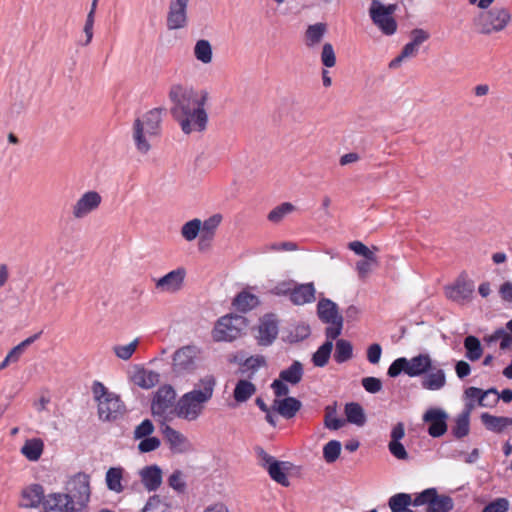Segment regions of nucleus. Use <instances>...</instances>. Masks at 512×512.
Masks as SVG:
<instances>
[{
  "mask_svg": "<svg viewBox=\"0 0 512 512\" xmlns=\"http://www.w3.org/2000/svg\"><path fill=\"white\" fill-rule=\"evenodd\" d=\"M44 444L41 439L27 440L21 448V453L30 461H37L43 452Z\"/></svg>",
  "mask_w": 512,
  "mask_h": 512,
  "instance_id": "34",
  "label": "nucleus"
},
{
  "mask_svg": "<svg viewBox=\"0 0 512 512\" xmlns=\"http://www.w3.org/2000/svg\"><path fill=\"white\" fill-rule=\"evenodd\" d=\"M509 509V501L506 498H497L486 505L482 512H507Z\"/></svg>",
  "mask_w": 512,
  "mask_h": 512,
  "instance_id": "58",
  "label": "nucleus"
},
{
  "mask_svg": "<svg viewBox=\"0 0 512 512\" xmlns=\"http://www.w3.org/2000/svg\"><path fill=\"white\" fill-rule=\"evenodd\" d=\"M154 432V425L149 419H145L134 430V438L142 439L149 437Z\"/></svg>",
  "mask_w": 512,
  "mask_h": 512,
  "instance_id": "57",
  "label": "nucleus"
},
{
  "mask_svg": "<svg viewBox=\"0 0 512 512\" xmlns=\"http://www.w3.org/2000/svg\"><path fill=\"white\" fill-rule=\"evenodd\" d=\"M333 342H324L312 356V362L316 367H324L330 358Z\"/></svg>",
  "mask_w": 512,
  "mask_h": 512,
  "instance_id": "42",
  "label": "nucleus"
},
{
  "mask_svg": "<svg viewBox=\"0 0 512 512\" xmlns=\"http://www.w3.org/2000/svg\"><path fill=\"white\" fill-rule=\"evenodd\" d=\"M206 404V402L189 391L177 400L173 414L179 419L188 422L196 421L203 414Z\"/></svg>",
  "mask_w": 512,
  "mask_h": 512,
  "instance_id": "8",
  "label": "nucleus"
},
{
  "mask_svg": "<svg viewBox=\"0 0 512 512\" xmlns=\"http://www.w3.org/2000/svg\"><path fill=\"white\" fill-rule=\"evenodd\" d=\"M388 447L391 454L397 459L406 460L408 458V453L400 441H390Z\"/></svg>",
  "mask_w": 512,
  "mask_h": 512,
  "instance_id": "62",
  "label": "nucleus"
},
{
  "mask_svg": "<svg viewBox=\"0 0 512 512\" xmlns=\"http://www.w3.org/2000/svg\"><path fill=\"white\" fill-rule=\"evenodd\" d=\"M138 344H139V340L135 339L126 345H115L113 347V352L119 359L128 360L132 357V355L136 351Z\"/></svg>",
  "mask_w": 512,
  "mask_h": 512,
  "instance_id": "50",
  "label": "nucleus"
},
{
  "mask_svg": "<svg viewBox=\"0 0 512 512\" xmlns=\"http://www.w3.org/2000/svg\"><path fill=\"white\" fill-rule=\"evenodd\" d=\"M256 393V386L248 380H239L233 391L236 402L244 403Z\"/></svg>",
  "mask_w": 512,
  "mask_h": 512,
  "instance_id": "32",
  "label": "nucleus"
},
{
  "mask_svg": "<svg viewBox=\"0 0 512 512\" xmlns=\"http://www.w3.org/2000/svg\"><path fill=\"white\" fill-rule=\"evenodd\" d=\"M341 452V443L337 440L329 441L323 448V457L327 463L335 462Z\"/></svg>",
  "mask_w": 512,
  "mask_h": 512,
  "instance_id": "49",
  "label": "nucleus"
},
{
  "mask_svg": "<svg viewBox=\"0 0 512 512\" xmlns=\"http://www.w3.org/2000/svg\"><path fill=\"white\" fill-rule=\"evenodd\" d=\"M164 111V108H154L134 120L132 126V140L139 154L147 155L152 149V145H148L142 135V128L146 130L148 136L158 137L161 133L162 115Z\"/></svg>",
  "mask_w": 512,
  "mask_h": 512,
  "instance_id": "2",
  "label": "nucleus"
},
{
  "mask_svg": "<svg viewBox=\"0 0 512 512\" xmlns=\"http://www.w3.org/2000/svg\"><path fill=\"white\" fill-rule=\"evenodd\" d=\"M290 300L295 305L312 303L315 300L313 283L295 285L290 293Z\"/></svg>",
  "mask_w": 512,
  "mask_h": 512,
  "instance_id": "26",
  "label": "nucleus"
},
{
  "mask_svg": "<svg viewBox=\"0 0 512 512\" xmlns=\"http://www.w3.org/2000/svg\"><path fill=\"white\" fill-rule=\"evenodd\" d=\"M124 469L122 467H111L107 470L105 481L107 488L115 493H121L124 490L122 485Z\"/></svg>",
  "mask_w": 512,
  "mask_h": 512,
  "instance_id": "31",
  "label": "nucleus"
},
{
  "mask_svg": "<svg viewBox=\"0 0 512 512\" xmlns=\"http://www.w3.org/2000/svg\"><path fill=\"white\" fill-rule=\"evenodd\" d=\"M258 303V298L255 295L250 294L248 292L239 293L233 301V305L236 307L237 310L241 312L251 310L252 308L256 307Z\"/></svg>",
  "mask_w": 512,
  "mask_h": 512,
  "instance_id": "40",
  "label": "nucleus"
},
{
  "mask_svg": "<svg viewBox=\"0 0 512 512\" xmlns=\"http://www.w3.org/2000/svg\"><path fill=\"white\" fill-rule=\"evenodd\" d=\"M195 58L203 64H210L213 59V50L208 40L200 39L194 46Z\"/></svg>",
  "mask_w": 512,
  "mask_h": 512,
  "instance_id": "35",
  "label": "nucleus"
},
{
  "mask_svg": "<svg viewBox=\"0 0 512 512\" xmlns=\"http://www.w3.org/2000/svg\"><path fill=\"white\" fill-rule=\"evenodd\" d=\"M353 347L352 344L345 340L339 339L336 342L334 359L337 363H344L352 358Z\"/></svg>",
  "mask_w": 512,
  "mask_h": 512,
  "instance_id": "41",
  "label": "nucleus"
},
{
  "mask_svg": "<svg viewBox=\"0 0 512 512\" xmlns=\"http://www.w3.org/2000/svg\"><path fill=\"white\" fill-rule=\"evenodd\" d=\"M160 444L161 442L157 437H146L139 442L138 449L142 453H147L159 448Z\"/></svg>",
  "mask_w": 512,
  "mask_h": 512,
  "instance_id": "59",
  "label": "nucleus"
},
{
  "mask_svg": "<svg viewBox=\"0 0 512 512\" xmlns=\"http://www.w3.org/2000/svg\"><path fill=\"white\" fill-rule=\"evenodd\" d=\"M168 484L174 490L178 492H183L186 487V484L183 480L182 472L180 470L174 471L168 479Z\"/></svg>",
  "mask_w": 512,
  "mask_h": 512,
  "instance_id": "60",
  "label": "nucleus"
},
{
  "mask_svg": "<svg viewBox=\"0 0 512 512\" xmlns=\"http://www.w3.org/2000/svg\"><path fill=\"white\" fill-rule=\"evenodd\" d=\"M418 51L419 48L410 41L403 47L401 53L390 62L389 66L391 68L397 67L402 61L415 57Z\"/></svg>",
  "mask_w": 512,
  "mask_h": 512,
  "instance_id": "51",
  "label": "nucleus"
},
{
  "mask_svg": "<svg viewBox=\"0 0 512 512\" xmlns=\"http://www.w3.org/2000/svg\"><path fill=\"white\" fill-rule=\"evenodd\" d=\"M447 413L438 408H431L423 415V421L430 423L428 433L432 437H440L447 431Z\"/></svg>",
  "mask_w": 512,
  "mask_h": 512,
  "instance_id": "17",
  "label": "nucleus"
},
{
  "mask_svg": "<svg viewBox=\"0 0 512 512\" xmlns=\"http://www.w3.org/2000/svg\"><path fill=\"white\" fill-rule=\"evenodd\" d=\"M413 505H427L429 512H449L453 509L454 502L450 496L439 495L435 488H429L413 500Z\"/></svg>",
  "mask_w": 512,
  "mask_h": 512,
  "instance_id": "11",
  "label": "nucleus"
},
{
  "mask_svg": "<svg viewBox=\"0 0 512 512\" xmlns=\"http://www.w3.org/2000/svg\"><path fill=\"white\" fill-rule=\"evenodd\" d=\"M397 4H385L383 0H372L369 15L375 26L385 35H393L397 30V22L393 14Z\"/></svg>",
  "mask_w": 512,
  "mask_h": 512,
  "instance_id": "5",
  "label": "nucleus"
},
{
  "mask_svg": "<svg viewBox=\"0 0 512 512\" xmlns=\"http://www.w3.org/2000/svg\"><path fill=\"white\" fill-rule=\"evenodd\" d=\"M44 506L46 512H73L75 510V504L65 494L49 495L44 501Z\"/></svg>",
  "mask_w": 512,
  "mask_h": 512,
  "instance_id": "24",
  "label": "nucleus"
},
{
  "mask_svg": "<svg viewBox=\"0 0 512 512\" xmlns=\"http://www.w3.org/2000/svg\"><path fill=\"white\" fill-rule=\"evenodd\" d=\"M349 249L355 252L357 255H361L364 258L372 259V255L375 254V251H378L377 247H373V250L368 248L360 241L350 242L348 245Z\"/></svg>",
  "mask_w": 512,
  "mask_h": 512,
  "instance_id": "56",
  "label": "nucleus"
},
{
  "mask_svg": "<svg viewBox=\"0 0 512 512\" xmlns=\"http://www.w3.org/2000/svg\"><path fill=\"white\" fill-rule=\"evenodd\" d=\"M469 423L470 418L467 413H460L455 420V426L452 428L453 435L458 439L467 436L470 431Z\"/></svg>",
  "mask_w": 512,
  "mask_h": 512,
  "instance_id": "45",
  "label": "nucleus"
},
{
  "mask_svg": "<svg viewBox=\"0 0 512 512\" xmlns=\"http://www.w3.org/2000/svg\"><path fill=\"white\" fill-rule=\"evenodd\" d=\"M163 435L173 453H186L192 450V444L186 436L171 426H164Z\"/></svg>",
  "mask_w": 512,
  "mask_h": 512,
  "instance_id": "20",
  "label": "nucleus"
},
{
  "mask_svg": "<svg viewBox=\"0 0 512 512\" xmlns=\"http://www.w3.org/2000/svg\"><path fill=\"white\" fill-rule=\"evenodd\" d=\"M499 401V394L495 388H490L486 391L482 390V394L479 401V406L492 408Z\"/></svg>",
  "mask_w": 512,
  "mask_h": 512,
  "instance_id": "54",
  "label": "nucleus"
},
{
  "mask_svg": "<svg viewBox=\"0 0 512 512\" xmlns=\"http://www.w3.org/2000/svg\"><path fill=\"white\" fill-rule=\"evenodd\" d=\"M247 327V320L241 315H226L220 318L212 332L217 342L233 341L241 336Z\"/></svg>",
  "mask_w": 512,
  "mask_h": 512,
  "instance_id": "7",
  "label": "nucleus"
},
{
  "mask_svg": "<svg viewBox=\"0 0 512 512\" xmlns=\"http://www.w3.org/2000/svg\"><path fill=\"white\" fill-rule=\"evenodd\" d=\"M345 415L348 422L357 426H363L366 422L364 410L358 403L351 402L346 404Z\"/></svg>",
  "mask_w": 512,
  "mask_h": 512,
  "instance_id": "36",
  "label": "nucleus"
},
{
  "mask_svg": "<svg viewBox=\"0 0 512 512\" xmlns=\"http://www.w3.org/2000/svg\"><path fill=\"white\" fill-rule=\"evenodd\" d=\"M257 332L258 333L255 337L259 345H271L278 335V325L276 320L271 315L264 316L258 325Z\"/></svg>",
  "mask_w": 512,
  "mask_h": 512,
  "instance_id": "18",
  "label": "nucleus"
},
{
  "mask_svg": "<svg viewBox=\"0 0 512 512\" xmlns=\"http://www.w3.org/2000/svg\"><path fill=\"white\" fill-rule=\"evenodd\" d=\"M294 210L295 207L291 203H282L269 212L268 220L273 223H279L286 215L293 212Z\"/></svg>",
  "mask_w": 512,
  "mask_h": 512,
  "instance_id": "47",
  "label": "nucleus"
},
{
  "mask_svg": "<svg viewBox=\"0 0 512 512\" xmlns=\"http://www.w3.org/2000/svg\"><path fill=\"white\" fill-rule=\"evenodd\" d=\"M302 403L294 397H285L284 399H275L271 409L276 411L286 419L293 418L301 409Z\"/></svg>",
  "mask_w": 512,
  "mask_h": 512,
  "instance_id": "23",
  "label": "nucleus"
},
{
  "mask_svg": "<svg viewBox=\"0 0 512 512\" xmlns=\"http://www.w3.org/2000/svg\"><path fill=\"white\" fill-rule=\"evenodd\" d=\"M432 368V359L429 354H419L411 359L405 357L397 358L388 368L387 374L390 377H397L404 372L410 377L424 375Z\"/></svg>",
  "mask_w": 512,
  "mask_h": 512,
  "instance_id": "4",
  "label": "nucleus"
},
{
  "mask_svg": "<svg viewBox=\"0 0 512 512\" xmlns=\"http://www.w3.org/2000/svg\"><path fill=\"white\" fill-rule=\"evenodd\" d=\"M92 392L98 402V415L101 420L113 421L122 417L125 406L119 396L109 392L101 382H94Z\"/></svg>",
  "mask_w": 512,
  "mask_h": 512,
  "instance_id": "3",
  "label": "nucleus"
},
{
  "mask_svg": "<svg viewBox=\"0 0 512 512\" xmlns=\"http://www.w3.org/2000/svg\"><path fill=\"white\" fill-rule=\"evenodd\" d=\"M303 374L302 363L300 361H294L291 366L280 372L279 377L287 383L296 385L302 380Z\"/></svg>",
  "mask_w": 512,
  "mask_h": 512,
  "instance_id": "33",
  "label": "nucleus"
},
{
  "mask_svg": "<svg viewBox=\"0 0 512 512\" xmlns=\"http://www.w3.org/2000/svg\"><path fill=\"white\" fill-rule=\"evenodd\" d=\"M511 19V15L505 8H494L482 12L477 20V25L482 34H491L503 30Z\"/></svg>",
  "mask_w": 512,
  "mask_h": 512,
  "instance_id": "10",
  "label": "nucleus"
},
{
  "mask_svg": "<svg viewBox=\"0 0 512 512\" xmlns=\"http://www.w3.org/2000/svg\"><path fill=\"white\" fill-rule=\"evenodd\" d=\"M317 312L324 323L340 322L343 319L342 315L338 313L337 305L329 299H322L318 302Z\"/></svg>",
  "mask_w": 512,
  "mask_h": 512,
  "instance_id": "28",
  "label": "nucleus"
},
{
  "mask_svg": "<svg viewBox=\"0 0 512 512\" xmlns=\"http://www.w3.org/2000/svg\"><path fill=\"white\" fill-rule=\"evenodd\" d=\"M168 96L172 104L170 113L184 134L202 133L207 129L209 121L206 110L209 100L207 90L175 84L171 86Z\"/></svg>",
  "mask_w": 512,
  "mask_h": 512,
  "instance_id": "1",
  "label": "nucleus"
},
{
  "mask_svg": "<svg viewBox=\"0 0 512 512\" xmlns=\"http://www.w3.org/2000/svg\"><path fill=\"white\" fill-rule=\"evenodd\" d=\"M411 42L416 45L418 48L419 46L427 41L430 37V34L421 28H416L411 31Z\"/></svg>",
  "mask_w": 512,
  "mask_h": 512,
  "instance_id": "63",
  "label": "nucleus"
},
{
  "mask_svg": "<svg viewBox=\"0 0 512 512\" xmlns=\"http://www.w3.org/2000/svg\"><path fill=\"white\" fill-rule=\"evenodd\" d=\"M160 375L152 370H147L142 366L136 365L129 374L131 382L143 389H150L159 383Z\"/></svg>",
  "mask_w": 512,
  "mask_h": 512,
  "instance_id": "19",
  "label": "nucleus"
},
{
  "mask_svg": "<svg viewBox=\"0 0 512 512\" xmlns=\"http://www.w3.org/2000/svg\"><path fill=\"white\" fill-rule=\"evenodd\" d=\"M185 276V268L179 267L157 279L155 288L163 293H176L182 289Z\"/></svg>",
  "mask_w": 512,
  "mask_h": 512,
  "instance_id": "16",
  "label": "nucleus"
},
{
  "mask_svg": "<svg viewBox=\"0 0 512 512\" xmlns=\"http://www.w3.org/2000/svg\"><path fill=\"white\" fill-rule=\"evenodd\" d=\"M202 221L198 218L186 222L181 228V235L187 241H193L201 233Z\"/></svg>",
  "mask_w": 512,
  "mask_h": 512,
  "instance_id": "44",
  "label": "nucleus"
},
{
  "mask_svg": "<svg viewBox=\"0 0 512 512\" xmlns=\"http://www.w3.org/2000/svg\"><path fill=\"white\" fill-rule=\"evenodd\" d=\"M421 385L424 389L436 391L446 385V375L443 369H432L425 373Z\"/></svg>",
  "mask_w": 512,
  "mask_h": 512,
  "instance_id": "29",
  "label": "nucleus"
},
{
  "mask_svg": "<svg viewBox=\"0 0 512 512\" xmlns=\"http://www.w3.org/2000/svg\"><path fill=\"white\" fill-rule=\"evenodd\" d=\"M286 115L293 122H300L304 116L303 103L298 99H292L288 104Z\"/></svg>",
  "mask_w": 512,
  "mask_h": 512,
  "instance_id": "48",
  "label": "nucleus"
},
{
  "mask_svg": "<svg viewBox=\"0 0 512 512\" xmlns=\"http://www.w3.org/2000/svg\"><path fill=\"white\" fill-rule=\"evenodd\" d=\"M103 198L98 191L88 190L82 193L70 207V215L76 221L83 220L96 212Z\"/></svg>",
  "mask_w": 512,
  "mask_h": 512,
  "instance_id": "9",
  "label": "nucleus"
},
{
  "mask_svg": "<svg viewBox=\"0 0 512 512\" xmlns=\"http://www.w3.org/2000/svg\"><path fill=\"white\" fill-rule=\"evenodd\" d=\"M326 24L324 23H316L314 25L308 26L305 37H306V45L308 47H313L319 44L326 33Z\"/></svg>",
  "mask_w": 512,
  "mask_h": 512,
  "instance_id": "39",
  "label": "nucleus"
},
{
  "mask_svg": "<svg viewBox=\"0 0 512 512\" xmlns=\"http://www.w3.org/2000/svg\"><path fill=\"white\" fill-rule=\"evenodd\" d=\"M474 291V281L460 276L453 284L445 287V296L449 300L463 305L472 301Z\"/></svg>",
  "mask_w": 512,
  "mask_h": 512,
  "instance_id": "13",
  "label": "nucleus"
},
{
  "mask_svg": "<svg viewBox=\"0 0 512 512\" xmlns=\"http://www.w3.org/2000/svg\"><path fill=\"white\" fill-rule=\"evenodd\" d=\"M190 0H171L167 15L169 30L183 29L187 25V7Z\"/></svg>",
  "mask_w": 512,
  "mask_h": 512,
  "instance_id": "15",
  "label": "nucleus"
},
{
  "mask_svg": "<svg viewBox=\"0 0 512 512\" xmlns=\"http://www.w3.org/2000/svg\"><path fill=\"white\" fill-rule=\"evenodd\" d=\"M142 512H170V506L158 495H154L149 498Z\"/></svg>",
  "mask_w": 512,
  "mask_h": 512,
  "instance_id": "52",
  "label": "nucleus"
},
{
  "mask_svg": "<svg viewBox=\"0 0 512 512\" xmlns=\"http://www.w3.org/2000/svg\"><path fill=\"white\" fill-rule=\"evenodd\" d=\"M378 265V259L375 254L372 259L364 258L356 263V270L360 279L364 280L371 273L373 268Z\"/></svg>",
  "mask_w": 512,
  "mask_h": 512,
  "instance_id": "46",
  "label": "nucleus"
},
{
  "mask_svg": "<svg viewBox=\"0 0 512 512\" xmlns=\"http://www.w3.org/2000/svg\"><path fill=\"white\" fill-rule=\"evenodd\" d=\"M216 385V377L213 374H205L197 380L190 392L208 403L214 396Z\"/></svg>",
  "mask_w": 512,
  "mask_h": 512,
  "instance_id": "21",
  "label": "nucleus"
},
{
  "mask_svg": "<svg viewBox=\"0 0 512 512\" xmlns=\"http://www.w3.org/2000/svg\"><path fill=\"white\" fill-rule=\"evenodd\" d=\"M141 482L149 492L156 491L162 484V470L157 465H150L139 471Z\"/></svg>",
  "mask_w": 512,
  "mask_h": 512,
  "instance_id": "22",
  "label": "nucleus"
},
{
  "mask_svg": "<svg viewBox=\"0 0 512 512\" xmlns=\"http://www.w3.org/2000/svg\"><path fill=\"white\" fill-rule=\"evenodd\" d=\"M202 353L201 347L189 344L178 348L172 356V371L177 376L194 373Z\"/></svg>",
  "mask_w": 512,
  "mask_h": 512,
  "instance_id": "6",
  "label": "nucleus"
},
{
  "mask_svg": "<svg viewBox=\"0 0 512 512\" xmlns=\"http://www.w3.org/2000/svg\"><path fill=\"white\" fill-rule=\"evenodd\" d=\"M290 469V463L288 462H280L276 461L273 463H270L269 466H267V471L270 475V477L277 482L278 484H281L284 487L289 486L290 482L287 477V471Z\"/></svg>",
  "mask_w": 512,
  "mask_h": 512,
  "instance_id": "30",
  "label": "nucleus"
},
{
  "mask_svg": "<svg viewBox=\"0 0 512 512\" xmlns=\"http://www.w3.org/2000/svg\"><path fill=\"white\" fill-rule=\"evenodd\" d=\"M20 506L23 508H36L44 499L43 487L39 484H32L23 489Z\"/></svg>",
  "mask_w": 512,
  "mask_h": 512,
  "instance_id": "25",
  "label": "nucleus"
},
{
  "mask_svg": "<svg viewBox=\"0 0 512 512\" xmlns=\"http://www.w3.org/2000/svg\"><path fill=\"white\" fill-rule=\"evenodd\" d=\"M321 62L327 68H331V67L335 66L336 55H335V51H334L332 44L325 43L323 45L322 52H321Z\"/></svg>",
  "mask_w": 512,
  "mask_h": 512,
  "instance_id": "55",
  "label": "nucleus"
},
{
  "mask_svg": "<svg viewBox=\"0 0 512 512\" xmlns=\"http://www.w3.org/2000/svg\"><path fill=\"white\" fill-rule=\"evenodd\" d=\"M65 494L71 501L79 507L85 506L90 498L89 476L84 473L74 475L66 485Z\"/></svg>",
  "mask_w": 512,
  "mask_h": 512,
  "instance_id": "12",
  "label": "nucleus"
},
{
  "mask_svg": "<svg viewBox=\"0 0 512 512\" xmlns=\"http://www.w3.org/2000/svg\"><path fill=\"white\" fill-rule=\"evenodd\" d=\"M222 220V216L220 214H215L204 222H202L201 227V235H200V245H202L205 241H211L216 228L219 226Z\"/></svg>",
  "mask_w": 512,
  "mask_h": 512,
  "instance_id": "37",
  "label": "nucleus"
},
{
  "mask_svg": "<svg viewBox=\"0 0 512 512\" xmlns=\"http://www.w3.org/2000/svg\"><path fill=\"white\" fill-rule=\"evenodd\" d=\"M176 392L170 385L160 387L154 395L151 410L154 416L166 417L167 413H173L177 401Z\"/></svg>",
  "mask_w": 512,
  "mask_h": 512,
  "instance_id": "14",
  "label": "nucleus"
},
{
  "mask_svg": "<svg viewBox=\"0 0 512 512\" xmlns=\"http://www.w3.org/2000/svg\"><path fill=\"white\" fill-rule=\"evenodd\" d=\"M382 348L379 344L374 343L368 347L367 359L372 364H377L380 361Z\"/></svg>",
  "mask_w": 512,
  "mask_h": 512,
  "instance_id": "64",
  "label": "nucleus"
},
{
  "mask_svg": "<svg viewBox=\"0 0 512 512\" xmlns=\"http://www.w3.org/2000/svg\"><path fill=\"white\" fill-rule=\"evenodd\" d=\"M412 502L411 496L406 493H399L389 499V507L392 512H408L407 508Z\"/></svg>",
  "mask_w": 512,
  "mask_h": 512,
  "instance_id": "43",
  "label": "nucleus"
},
{
  "mask_svg": "<svg viewBox=\"0 0 512 512\" xmlns=\"http://www.w3.org/2000/svg\"><path fill=\"white\" fill-rule=\"evenodd\" d=\"M464 347L466 349V358L470 361H477L481 358L483 354V348L481 346L480 340L475 336H467L464 339Z\"/></svg>",
  "mask_w": 512,
  "mask_h": 512,
  "instance_id": "38",
  "label": "nucleus"
},
{
  "mask_svg": "<svg viewBox=\"0 0 512 512\" xmlns=\"http://www.w3.org/2000/svg\"><path fill=\"white\" fill-rule=\"evenodd\" d=\"M345 420L337 418L336 417V409L327 407L325 418H324V425L326 428L330 430H338L342 426H344Z\"/></svg>",
  "mask_w": 512,
  "mask_h": 512,
  "instance_id": "53",
  "label": "nucleus"
},
{
  "mask_svg": "<svg viewBox=\"0 0 512 512\" xmlns=\"http://www.w3.org/2000/svg\"><path fill=\"white\" fill-rule=\"evenodd\" d=\"M362 386L367 392L375 394L381 391L382 382L376 377H365L362 379Z\"/></svg>",
  "mask_w": 512,
  "mask_h": 512,
  "instance_id": "61",
  "label": "nucleus"
},
{
  "mask_svg": "<svg viewBox=\"0 0 512 512\" xmlns=\"http://www.w3.org/2000/svg\"><path fill=\"white\" fill-rule=\"evenodd\" d=\"M481 422L485 428L495 433H502L509 427H512V418L504 416H494L489 413L481 415Z\"/></svg>",
  "mask_w": 512,
  "mask_h": 512,
  "instance_id": "27",
  "label": "nucleus"
}]
</instances>
